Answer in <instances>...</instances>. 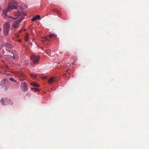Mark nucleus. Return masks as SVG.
Here are the masks:
<instances>
[{"label": "nucleus", "mask_w": 149, "mask_h": 149, "mask_svg": "<svg viewBox=\"0 0 149 149\" xmlns=\"http://www.w3.org/2000/svg\"><path fill=\"white\" fill-rule=\"evenodd\" d=\"M18 7L20 8V7L18 5L17 1L13 0L12 2L9 4L7 9L3 10V13L6 16L7 12L10 11L12 10L17 9Z\"/></svg>", "instance_id": "obj_1"}, {"label": "nucleus", "mask_w": 149, "mask_h": 149, "mask_svg": "<svg viewBox=\"0 0 149 149\" xmlns=\"http://www.w3.org/2000/svg\"><path fill=\"white\" fill-rule=\"evenodd\" d=\"M10 26L8 22H6L3 25V33L5 36H7L9 33Z\"/></svg>", "instance_id": "obj_2"}, {"label": "nucleus", "mask_w": 149, "mask_h": 149, "mask_svg": "<svg viewBox=\"0 0 149 149\" xmlns=\"http://www.w3.org/2000/svg\"><path fill=\"white\" fill-rule=\"evenodd\" d=\"M24 18V17H22L19 19L14 22L12 24L13 27L15 28L18 27L20 25L19 23Z\"/></svg>", "instance_id": "obj_3"}, {"label": "nucleus", "mask_w": 149, "mask_h": 149, "mask_svg": "<svg viewBox=\"0 0 149 149\" xmlns=\"http://www.w3.org/2000/svg\"><path fill=\"white\" fill-rule=\"evenodd\" d=\"M39 58L38 56L33 55L31 57V59L34 64H37L38 63Z\"/></svg>", "instance_id": "obj_4"}, {"label": "nucleus", "mask_w": 149, "mask_h": 149, "mask_svg": "<svg viewBox=\"0 0 149 149\" xmlns=\"http://www.w3.org/2000/svg\"><path fill=\"white\" fill-rule=\"evenodd\" d=\"M21 87L22 91L24 92L26 91L28 89V86L25 82L22 83Z\"/></svg>", "instance_id": "obj_5"}, {"label": "nucleus", "mask_w": 149, "mask_h": 149, "mask_svg": "<svg viewBox=\"0 0 149 149\" xmlns=\"http://www.w3.org/2000/svg\"><path fill=\"white\" fill-rule=\"evenodd\" d=\"M5 45L6 47V50L9 52H10V49L12 48V45L8 43L6 44Z\"/></svg>", "instance_id": "obj_6"}, {"label": "nucleus", "mask_w": 149, "mask_h": 149, "mask_svg": "<svg viewBox=\"0 0 149 149\" xmlns=\"http://www.w3.org/2000/svg\"><path fill=\"white\" fill-rule=\"evenodd\" d=\"M15 16L16 17V18H13L11 16H8L9 18H12L14 19H16L18 18L20 15V13L19 11H18L17 12H15L14 14Z\"/></svg>", "instance_id": "obj_7"}, {"label": "nucleus", "mask_w": 149, "mask_h": 149, "mask_svg": "<svg viewBox=\"0 0 149 149\" xmlns=\"http://www.w3.org/2000/svg\"><path fill=\"white\" fill-rule=\"evenodd\" d=\"M7 101H8V100L6 99H4L3 98H1V101L2 104L4 106L7 105V104L5 102H6Z\"/></svg>", "instance_id": "obj_8"}, {"label": "nucleus", "mask_w": 149, "mask_h": 149, "mask_svg": "<svg viewBox=\"0 0 149 149\" xmlns=\"http://www.w3.org/2000/svg\"><path fill=\"white\" fill-rule=\"evenodd\" d=\"M38 19L39 20L40 19V16L39 15H37L31 19L32 21H33Z\"/></svg>", "instance_id": "obj_9"}, {"label": "nucleus", "mask_w": 149, "mask_h": 149, "mask_svg": "<svg viewBox=\"0 0 149 149\" xmlns=\"http://www.w3.org/2000/svg\"><path fill=\"white\" fill-rule=\"evenodd\" d=\"M54 81V79L53 77H52L50 78L48 81V82L49 84H50L52 83Z\"/></svg>", "instance_id": "obj_10"}, {"label": "nucleus", "mask_w": 149, "mask_h": 149, "mask_svg": "<svg viewBox=\"0 0 149 149\" xmlns=\"http://www.w3.org/2000/svg\"><path fill=\"white\" fill-rule=\"evenodd\" d=\"M31 85L35 87H38L39 85L37 83H35V82H31L30 83Z\"/></svg>", "instance_id": "obj_11"}, {"label": "nucleus", "mask_w": 149, "mask_h": 149, "mask_svg": "<svg viewBox=\"0 0 149 149\" xmlns=\"http://www.w3.org/2000/svg\"><path fill=\"white\" fill-rule=\"evenodd\" d=\"M6 82V79H3L2 80L1 85V86H3L5 85V84Z\"/></svg>", "instance_id": "obj_12"}, {"label": "nucleus", "mask_w": 149, "mask_h": 149, "mask_svg": "<svg viewBox=\"0 0 149 149\" xmlns=\"http://www.w3.org/2000/svg\"><path fill=\"white\" fill-rule=\"evenodd\" d=\"M57 36V35L56 34H52V33H50L49 34V37H56Z\"/></svg>", "instance_id": "obj_13"}, {"label": "nucleus", "mask_w": 149, "mask_h": 149, "mask_svg": "<svg viewBox=\"0 0 149 149\" xmlns=\"http://www.w3.org/2000/svg\"><path fill=\"white\" fill-rule=\"evenodd\" d=\"M10 80L12 82H16V81L13 78H10Z\"/></svg>", "instance_id": "obj_14"}, {"label": "nucleus", "mask_w": 149, "mask_h": 149, "mask_svg": "<svg viewBox=\"0 0 149 149\" xmlns=\"http://www.w3.org/2000/svg\"><path fill=\"white\" fill-rule=\"evenodd\" d=\"M33 90L35 91L38 92L39 91V90L37 88H31Z\"/></svg>", "instance_id": "obj_15"}, {"label": "nucleus", "mask_w": 149, "mask_h": 149, "mask_svg": "<svg viewBox=\"0 0 149 149\" xmlns=\"http://www.w3.org/2000/svg\"><path fill=\"white\" fill-rule=\"evenodd\" d=\"M31 94L29 93H27L26 94V96H28V97H30L31 96Z\"/></svg>", "instance_id": "obj_16"}, {"label": "nucleus", "mask_w": 149, "mask_h": 149, "mask_svg": "<svg viewBox=\"0 0 149 149\" xmlns=\"http://www.w3.org/2000/svg\"><path fill=\"white\" fill-rule=\"evenodd\" d=\"M45 50H46V53L47 54H49V50L48 49V50L45 49Z\"/></svg>", "instance_id": "obj_17"}, {"label": "nucleus", "mask_w": 149, "mask_h": 149, "mask_svg": "<svg viewBox=\"0 0 149 149\" xmlns=\"http://www.w3.org/2000/svg\"><path fill=\"white\" fill-rule=\"evenodd\" d=\"M31 77L33 78H35L36 77V76L33 75H31Z\"/></svg>", "instance_id": "obj_18"}, {"label": "nucleus", "mask_w": 149, "mask_h": 149, "mask_svg": "<svg viewBox=\"0 0 149 149\" xmlns=\"http://www.w3.org/2000/svg\"><path fill=\"white\" fill-rule=\"evenodd\" d=\"M19 80L20 81H24V79H21L20 78H19Z\"/></svg>", "instance_id": "obj_19"}, {"label": "nucleus", "mask_w": 149, "mask_h": 149, "mask_svg": "<svg viewBox=\"0 0 149 149\" xmlns=\"http://www.w3.org/2000/svg\"><path fill=\"white\" fill-rule=\"evenodd\" d=\"M28 38H25V40L27 42L28 41V40H29Z\"/></svg>", "instance_id": "obj_20"}, {"label": "nucleus", "mask_w": 149, "mask_h": 149, "mask_svg": "<svg viewBox=\"0 0 149 149\" xmlns=\"http://www.w3.org/2000/svg\"><path fill=\"white\" fill-rule=\"evenodd\" d=\"M9 101H10V104H12L13 103L12 101L10 100H9Z\"/></svg>", "instance_id": "obj_21"}, {"label": "nucleus", "mask_w": 149, "mask_h": 149, "mask_svg": "<svg viewBox=\"0 0 149 149\" xmlns=\"http://www.w3.org/2000/svg\"><path fill=\"white\" fill-rule=\"evenodd\" d=\"M1 28L0 27V32H1Z\"/></svg>", "instance_id": "obj_22"}, {"label": "nucleus", "mask_w": 149, "mask_h": 149, "mask_svg": "<svg viewBox=\"0 0 149 149\" xmlns=\"http://www.w3.org/2000/svg\"><path fill=\"white\" fill-rule=\"evenodd\" d=\"M24 15H25V16H26V14H24Z\"/></svg>", "instance_id": "obj_23"}, {"label": "nucleus", "mask_w": 149, "mask_h": 149, "mask_svg": "<svg viewBox=\"0 0 149 149\" xmlns=\"http://www.w3.org/2000/svg\"><path fill=\"white\" fill-rule=\"evenodd\" d=\"M74 63V62H73V63L72 64V65H73V64Z\"/></svg>", "instance_id": "obj_24"}, {"label": "nucleus", "mask_w": 149, "mask_h": 149, "mask_svg": "<svg viewBox=\"0 0 149 149\" xmlns=\"http://www.w3.org/2000/svg\"><path fill=\"white\" fill-rule=\"evenodd\" d=\"M27 36V37H28L29 36L28 35V36Z\"/></svg>", "instance_id": "obj_25"}, {"label": "nucleus", "mask_w": 149, "mask_h": 149, "mask_svg": "<svg viewBox=\"0 0 149 149\" xmlns=\"http://www.w3.org/2000/svg\"><path fill=\"white\" fill-rule=\"evenodd\" d=\"M19 42H20L21 41L20 40H19Z\"/></svg>", "instance_id": "obj_26"}, {"label": "nucleus", "mask_w": 149, "mask_h": 149, "mask_svg": "<svg viewBox=\"0 0 149 149\" xmlns=\"http://www.w3.org/2000/svg\"><path fill=\"white\" fill-rule=\"evenodd\" d=\"M8 89V88H6V89L5 90V91H6V90H7Z\"/></svg>", "instance_id": "obj_27"}]
</instances>
